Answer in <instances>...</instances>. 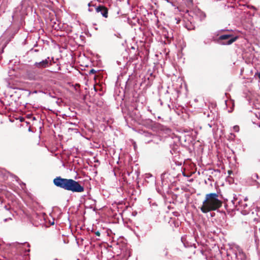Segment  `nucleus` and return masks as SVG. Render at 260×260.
I'll use <instances>...</instances> for the list:
<instances>
[{
  "label": "nucleus",
  "instance_id": "obj_1",
  "mask_svg": "<svg viewBox=\"0 0 260 260\" xmlns=\"http://www.w3.org/2000/svg\"><path fill=\"white\" fill-rule=\"evenodd\" d=\"M54 185L65 190L72 192H82L84 191V186L79 181L72 179L62 178L57 176L53 180Z\"/></svg>",
  "mask_w": 260,
  "mask_h": 260
},
{
  "label": "nucleus",
  "instance_id": "obj_2",
  "mask_svg": "<svg viewBox=\"0 0 260 260\" xmlns=\"http://www.w3.org/2000/svg\"><path fill=\"white\" fill-rule=\"evenodd\" d=\"M231 202L233 205V210L240 211L243 215H247L250 212L252 214L254 213L252 210L255 208V205L253 204L252 206H250V204L243 201V197L241 194H234ZM255 208L256 211L260 210V208L257 206Z\"/></svg>",
  "mask_w": 260,
  "mask_h": 260
},
{
  "label": "nucleus",
  "instance_id": "obj_3",
  "mask_svg": "<svg viewBox=\"0 0 260 260\" xmlns=\"http://www.w3.org/2000/svg\"><path fill=\"white\" fill-rule=\"evenodd\" d=\"M222 204V202L218 199L217 193H210L206 195L201 210L203 213H206L212 210H216L220 207Z\"/></svg>",
  "mask_w": 260,
  "mask_h": 260
},
{
  "label": "nucleus",
  "instance_id": "obj_4",
  "mask_svg": "<svg viewBox=\"0 0 260 260\" xmlns=\"http://www.w3.org/2000/svg\"><path fill=\"white\" fill-rule=\"evenodd\" d=\"M13 179H15L16 181L19 184L22 189H24L26 186L25 183L21 181L17 176L10 174L9 172L5 169L1 168V182L2 181L5 182V184L1 183V192L3 190H7V186L9 185L10 183L9 180H13Z\"/></svg>",
  "mask_w": 260,
  "mask_h": 260
},
{
  "label": "nucleus",
  "instance_id": "obj_5",
  "mask_svg": "<svg viewBox=\"0 0 260 260\" xmlns=\"http://www.w3.org/2000/svg\"><path fill=\"white\" fill-rule=\"evenodd\" d=\"M238 39L237 36H234L232 34H224L219 37L218 43L222 45H230Z\"/></svg>",
  "mask_w": 260,
  "mask_h": 260
},
{
  "label": "nucleus",
  "instance_id": "obj_6",
  "mask_svg": "<svg viewBox=\"0 0 260 260\" xmlns=\"http://www.w3.org/2000/svg\"><path fill=\"white\" fill-rule=\"evenodd\" d=\"M155 78L153 72L149 70L147 73L142 78L141 85H144L145 87L149 88L153 84V81Z\"/></svg>",
  "mask_w": 260,
  "mask_h": 260
},
{
  "label": "nucleus",
  "instance_id": "obj_7",
  "mask_svg": "<svg viewBox=\"0 0 260 260\" xmlns=\"http://www.w3.org/2000/svg\"><path fill=\"white\" fill-rule=\"evenodd\" d=\"M181 242L185 248L194 247L197 248L195 237L190 235H184L181 237Z\"/></svg>",
  "mask_w": 260,
  "mask_h": 260
},
{
  "label": "nucleus",
  "instance_id": "obj_8",
  "mask_svg": "<svg viewBox=\"0 0 260 260\" xmlns=\"http://www.w3.org/2000/svg\"><path fill=\"white\" fill-rule=\"evenodd\" d=\"M186 13H188V15L191 17L192 19L194 18L196 19H199L200 21L204 20L206 17L205 13L200 9H196L192 11H189L187 10Z\"/></svg>",
  "mask_w": 260,
  "mask_h": 260
},
{
  "label": "nucleus",
  "instance_id": "obj_9",
  "mask_svg": "<svg viewBox=\"0 0 260 260\" xmlns=\"http://www.w3.org/2000/svg\"><path fill=\"white\" fill-rule=\"evenodd\" d=\"M161 184L163 187L168 190L170 187V183L172 182L173 177L168 171L164 172L160 176Z\"/></svg>",
  "mask_w": 260,
  "mask_h": 260
},
{
  "label": "nucleus",
  "instance_id": "obj_10",
  "mask_svg": "<svg viewBox=\"0 0 260 260\" xmlns=\"http://www.w3.org/2000/svg\"><path fill=\"white\" fill-rule=\"evenodd\" d=\"M34 66L39 69H43L49 67L50 66L49 57H47L46 58L40 62H36Z\"/></svg>",
  "mask_w": 260,
  "mask_h": 260
},
{
  "label": "nucleus",
  "instance_id": "obj_11",
  "mask_svg": "<svg viewBox=\"0 0 260 260\" xmlns=\"http://www.w3.org/2000/svg\"><path fill=\"white\" fill-rule=\"evenodd\" d=\"M166 192H167V194L169 196H171V200H169L168 198H167V200H165L166 201L170 203H172V204H176L178 202H180V203H182V201H178V200H177V198L178 197V195L177 194H175L174 193V192H172L171 191H169V189L168 190H166Z\"/></svg>",
  "mask_w": 260,
  "mask_h": 260
},
{
  "label": "nucleus",
  "instance_id": "obj_12",
  "mask_svg": "<svg viewBox=\"0 0 260 260\" xmlns=\"http://www.w3.org/2000/svg\"><path fill=\"white\" fill-rule=\"evenodd\" d=\"M235 260H246L245 254L242 249H238L235 253Z\"/></svg>",
  "mask_w": 260,
  "mask_h": 260
},
{
  "label": "nucleus",
  "instance_id": "obj_13",
  "mask_svg": "<svg viewBox=\"0 0 260 260\" xmlns=\"http://www.w3.org/2000/svg\"><path fill=\"white\" fill-rule=\"evenodd\" d=\"M1 115H4V116L6 117V119H8L9 121L11 122H14V119H12L11 118L9 117V115H7L5 112H4V109H6V107L4 106V104L2 101L1 102Z\"/></svg>",
  "mask_w": 260,
  "mask_h": 260
},
{
  "label": "nucleus",
  "instance_id": "obj_14",
  "mask_svg": "<svg viewBox=\"0 0 260 260\" xmlns=\"http://www.w3.org/2000/svg\"><path fill=\"white\" fill-rule=\"evenodd\" d=\"M87 200L88 201H90V202L89 204V206H88V208H90V209H92L94 211L95 210V209L93 208V206H95V204H96V201L94 199H92L91 198V197L90 195H89Z\"/></svg>",
  "mask_w": 260,
  "mask_h": 260
},
{
  "label": "nucleus",
  "instance_id": "obj_15",
  "mask_svg": "<svg viewBox=\"0 0 260 260\" xmlns=\"http://www.w3.org/2000/svg\"><path fill=\"white\" fill-rule=\"evenodd\" d=\"M11 210V207L10 205H5L3 207V214L9 212L12 216H13V214H12L11 212L10 211Z\"/></svg>",
  "mask_w": 260,
  "mask_h": 260
},
{
  "label": "nucleus",
  "instance_id": "obj_16",
  "mask_svg": "<svg viewBox=\"0 0 260 260\" xmlns=\"http://www.w3.org/2000/svg\"><path fill=\"white\" fill-rule=\"evenodd\" d=\"M103 17L107 18L108 16V9L105 6L102 9V11L100 12Z\"/></svg>",
  "mask_w": 260,
  "mask_h": 260
},
{
  "label": "nucleus",
  "instance_id": "obj_17",
  "mask_svg": "<svg viewBox=\"0 0 260 260\" xmlns=\"http://www.w3.org/2000/svg\"><path fill=\"white\" fill-rule=\"evenodd\" d=\"M185 26L188 30H193L196 27L195 26L192 24L191 19L189 20V22H187L185 24Z\"/></svg>",
  "mask_w": 260,
  "mask_h": 260
},
{
  "label": "nucleus",
  "instance_id": "obj_18",
  "mask_svg": "<svg viewBox=\"0 0 260 260\" xmlns=\"http://www.w3.org/2000/svg\"><path fill=\"white\" fill-rule=\"evenodd\" d=\"M162 190L160 189L159 188H157V191L158 192V193H159L162 196L164 200H167V196L164 191L163 186H162Z\"/></svg>",
  "mask_w": 260,
  "mask_h": 260
},
{
  "label": "nucleus",
  "instance_id": "obj_19",
  "mask_svg": "<svg viewBox=\"0 0 260 260\" xmlns=\"http://www.w3.org/2000/svg\"><path fill=\"white\" fill-rule=\"evenodd\" d=\"M146 179H150L151 181H155V178L151 173H146L145 175Z\"/></svg>",
  "mask_w": 260,
  "mask_h": 260
},
{
  "label": "nucleus",
  "instance_id": "obj_20",
  "mask_svg": "<svg viewBox=\"0 0 260 260\" xmlns=\"http://www.w3.org/2000/svg\"><path fill=\"white\" fill-rule=\"evenodd\" d=\"M187 8H191L193 5V0H183Z\"/></svg>",
  "mask_w": 260,
  "mask_h": 260
},
{
  "label": "nucleus",
  "instance_id": "obj_21",
  "mask_svg": "<svg viewBox=\"0 0 260 260\" xmlns=\"http://www.w3.org/2000/svg\"><path fill=\"white\" fill-rule=\"evenodd\" d=\"M190 139V137L189 135H184V136H180L179 140L180 141H184V142H186L187 141H189Z\"/></svg>",
  "mask_w": 260,
  "mask_h": 260
},
{
  "label": "nucleus",
  "instance_id": "obj_22",
  "mask_svg": "<svg viewBox=\"0 0 260 260\" xmlns=\"http://www.w3.org/2000/svg\"><path fill=\"white\" fill-rule=\"evenodd\" d=\"M104 7H105V6H104L103 5H100L99 6H97L95 8V11L97 13H100V12H101V11H102V9L104 8Z\"/></svg>",
  "mask_w": 260,
  "mask_h": 260
},
{
  "label": "nucleus",
  "instance_id": "obj_23",
  "mask_svg": "<svg viewBox=\"0 0 260 260\" xmlns=\"http://www.w3.org/2000/svg\"><path fill=\"white\" fill-rule=\"evenodd\" d=\"M123 62H122L121 61L117 60V63L118 65H121L123 67H125V66L127 64V61L124 60V59L123 58Z\"/></svg>",
  "mask_w": 260,
  "mask_h": 260
},
{
  "label": "nucleus",
  "instance_id": "obj_24",
  "mask_svg": "<svg viewBox=\"0 0 260 260\" xmlns=\"http://www.w3.org/2000/svg\"><path fill=\"white\" fill-rule=\"evenodd\" d=\"M25 244H27V246L28 247H30V245L29 244V243H28V242H23V243H19V242H16L15 243V244L16 245H23Z\"/></svg>",
  "mask_w": 260,
  "mask_h": 260
},
{
  "label": "nucleus",
  "instance_id": "obj_25",
  "mask_svg": "<svg viewBox=\"0 0 260 260\" xmlns=\"http://www.w3.org/2000/svg\"><path fill=\"white\" fill-rule=\"evenodd\" d=\"M252 179L253 180H256V179H260V178H259V176L256 173H255L253 175H252Z\"/></svg>",
  "mask_w": 260,
  "mask_h": 260
},
{
  "label": "nucleus",
  "instance_id": "obj_26",
  "mask_svg": "<svg viewBox=\"0 0 260 260\" xmlns=\"http://www.w3.org/2000/svg\"><path fill=\"white\" fill-rule=\"evenodd\" d=\"M49 59H50V66L52 64L54 63L55 61H54V59L53 57H49Z\"/></svg>",
  "mask_w": 260,
  "mask_h": 260
},
{
  "label": "nucleus",
  "instance_id": "obj_27",
  "mask_svg": "<svg viewBox=\"0 0 260 260\" xmlns=\"http://www.w3.org/2000/svg\"><path fill=\"white\" fill-rule=\"evenodd\" d=\"M233 129L234 130L235 132H238L239 131V127L238 125H235L233 127Z\"/></svg>",
  "mask_w": 260,
  "mask_h": 260
},
{
  "label": "nucleus",
  "instance_id": "obj_28",
  "mask_svg": "<svg viewBox=\"0 0 260 260\" xmlns=\"http://www.w3.org/2000/svg\"><path fill=\"white\" fill-rule=\"evenodd\" d=\"M96 72V71L93 69H92L89 70V74H94Z\"/></svg>",
  "mask_w": 260,
  "mask_h": 260
},
{
  "label": "nucleus",
  "instance_id": "obj_29",
  "mask_svg": "<svg viewBox=\"0 0 260 260\" xmlns=\"http://www.w3.org/2000/svg\"><path fill=\"white\" fill-rule=\"evenodd\" d=\"M107 236H110V234L112 233V232L110 229H108L107 230Z\"/></svg>",
  "mask_w": 260,
  "mask_h": 260
},
{
  "label": "nucleus",
  "instance_id": "obj_30",
  "mask_svg": "<svg viewBox=\"0 0 260 260\" xmlns=\"http://www.w3.org/2000/svg\"><path fill=\"white\" fill-rule=\"evenodd\" d=\"M166 1L168 3H170L172 6L175 7V5L174 3L173 2H171L170 0H166Z\"/></svg>",
  "mask_w": 260,
  "mask_h": 260
},
{
  "label": "nucleus",
  "instance_id": "obj_31",
  "mask_svg": "<svg viewBox=\"0 0 260 260\" xmlns=\"http://www.w3.org/2000/svg\"><path fill=\"white\" fill-rule=\"evenodd\" d=\"M39 50L38 49H34V48H31L30 50V52H31V51H34L35 52H39Z\"/></svg>",
  "mask_w": 260,
  "mask_h": 260
},
{
  "label": "nucleus",
  "instance_id": "obj_32",
  "mask_svg": "<svg viewBox=\"0 0 260 260\" xmlns=\"http://www.w3.org/2000/svg\"><path fill=\"white\" fill-rule=\"evenodd\" d=\"M131 59H132L133 60H135V59H138V57H137V55L136 53H135V55H134V57H131Z\"/></svg>",
  "mask_w": 260,
  "mask_h": 260
},
{
  "label": "nucleus",
  "instance_id": "obj_33",
  "mask_svg": "<svg viewBox=\"0 0 260 260\" xmlns=\"http://www.w3.org/2000/svg\"><path fill=\"white\" fill-rule=\"evenodd\" d=\"M255 185H257V188H260V183L258 182H257L256 180H255Z\"/></svg>",
  "mask_w": 260,
  "mask_h": 260
},
{
  "label": "nucleus",
  "instance_id": "obj_34",
  "mask_svg": "<svg viewBox=\"0 0 260 260\" xmlns=\"http://www.w3.org/2000/svg\"><path fill=\"white\" fill-rule=\"evenodd\" d=\"M248 197H245V198H244V197H243V201H244V202H245V203H246V202H247V201H248Z\"/></svg>",
  "mask_w": 260,
  "mask_h": 260
},
{
  "label": "nucleus",
  "instance_id": "obj_35",
  "mask_svg": "<svg viewBox=\"0 0 260 260\" xmlns=\"http://www.w3.org/2000/svg\"><path fill=\"white\" fill-rule=\"evenodd\" d=\"M8 220H12V217H11V216H10V217H9L8 218H5V219H4V221L5 222H6V221H8Z\"/></svg>",
  "mask_w": 260,
  "mask_h": 260
},
{
  "label": "nucleus",
  "instance_id": "obj_36",
  "mask_svg": "<svg viewBox=\"0 0 260 260\" xmlns=\"http://www.w3.org/2000/svg\"><path fill=\"white\" fill-rule=\"evenodd\" d=\"M89 195H90V194H89V192H88L87 194H84V195L82 196L81 197V198H82V199H84V198H85V197H88Z\"/></svg>",
  "mask_w": 260,
  "mask_h": 260
},
{
  "label": "nucleus",
  "instance_id": "obj_37",
  "mask_svg": "<svg viewBox=\"0 0 260 260\" xmlns=\"http://www.w3.org/2000/svg\"><path fill=\"white\" fill-rule=\"evenodd\" d=\"M6 46V44L4 45L3 47V48L1 49V54L4 52V48Z\"/></svg>",
  "mask_w": 260,
  "mask_h": 260
},
{
  "label": "nucleus",
  "instance_id": "obj_38",
  "mask_svg": "<svg viewBox=\"0 0 260 260\" xmlns=\"http://www.w3.org/2000/svg\"><path fill=\"white\" fill-rule=\"evenodd\" d=\"M19 120L20 122H23L24 121V118L22 117H19Z\"/></svg>",
  "mask_w": 260,
  "mask_h": 260
},
{
  "label": "nucleus",
  "instance_id": "obj_39",
  "mask_svg": "<svg viewBox=\"0 0 260 260\" xmlns=\"http://www.w3.org/2000/svg\"><path fill=\"white\" fill-rule=\"evenodd\" d=\"M48 95H49V96L51 97L52 98H56V96L52 95L51 93H50V92H49L48 93Z\"/></svg>",
  "mask_w": 260,
  "mask_h": 260
},
{
  "label": "nucleus",
  "instance_id": "obj_40",
  "mask_svg": "<svg viewBox=\"0 0 260 260\" xmlns=\"http://www.w3.org/2000/svg\"><path fill=\"white\" fill-rule=\"evenodd\" d=\"M95 234L98 236H100V232L99 231H96L95 232Z\"/></svg>",
  "mask_w": 260,
  "mask_h": 260
},
{
  "label": "nucleus",
  "instance_id": "obj_41",
  "mask_svg": "<svg viewBox=\"0 0 260 260\" xmlns=\"http://www.w3.org/2000/svg\"><path fill=\"white\" fill-rule=\"evenodd\" d=\"M30 252V249H26V250H25L24 251V252L25 253H28Z\"/></svg>",
  "mask_w": 260,
  "mask_h": 260
},
{
  "label": "nucleus",
  "instance_id": "obj_42",
  "mask_svg": "<svg viewBox=\"0 0 260 260\" xmlns=\"http://www.w3.org/2000/svg\"><path fill=\"white\" fill-rule=\"evenodd\" d=\"M115 36H117L118 38H121V35L120 34H117V35L115 34Z\"/></svg>",
  "mask_w": 260,
  "mask_h": 260
},
{
  "label": "nucleus",
  "instance_id": "obj_43",
  "mask_svg": "<svg viewBox=\"0 0 260 260\" xmlns=\"http://www.w3.org/2000/svg\"><path fill=\"white\" fill-rule=\"evenodd\" d=\"M219 31H229V29H220Z\"/></svg>",
  "mask_w": 260,
  "mask_h": 260
},
{
  "label": "nucleus",
  "instance_id": "obj_44",
  "mask_svg": "<svg viewBox=\"0 0 260 260\" xmlns=\"http://www.w3.org/2000/svg\"><path fill=\"white\" fill-rule=\"evenodd\" d=\"M215 213H210V215L211 217H213L215 216Z\"/></svg>",
  "mask_w": 260,
  "mask_h": 260
},
{
  "label": "nucleus",
  "instance_id": "obj_45",
  "mask_svg": "<svg viewBox=\"0 0 260 260\" xmlns=\"http://www.w3.org/2000/svg\"><path fill=\"white\" fill-rule=\"evenodd\" d=\"M165 256H166V257H167V256H168V251H166V253H165Z\"/></svg>",
  "mask_w": 260,
  "mask_h": 260
},
{
  "label": "nucleus",
  "instance_id": "obj_46",
  "mask_svg": "<svg viewBox=\"0 0 260 260\" xmlns=\"http://www.w3.org/2000/svg\"><path fill=\"white\" fill-rule=\"evenodd\" d=\"M152 134L150 133H147L146 136H151Z\"/></svg>",
  "mask_w": 260,
  "mask_h": 260
},
{
  "label": "nucleus",
  "instance_id": "obj_47",
  "mask_svg": "<svg viewBox=\"0 0 260 260\" xmlns=\"http://www.w3.org/2000/svg\"><path fill=\"white\" fill-rule=\"evenodd\" d=\"M132 172H127V174L128 176H130L131 174H132Z\"/></svg>",
  "mask_w": 260,
  "mask_h": 260
},
{
  "label": "nucleus",
  "instance_id": "obj_48",
  "mask_svg": "<svg viewBox=\"0 0 260 260\" xmlns=\"http://www.w3.org/2000/svg\"><path fill=\"white\" fill-rule=\"evenodd\" d=\"M4 243V242L2 240H1V248L2 247V246H3V244Z\"/></svg>",
  "mask_w": 260,
  "mask_h": 260
},
{
  "label": "nucleus",
  "instance_id": "obj_49",
  "mask_svg": "<svg viewBox=\"0 0 260 260\" xmlns=\"http://www.w3.org/2000/svg\"><path fill=\"white\" fill-rule=\"evenodd\" d=\"M5 2L7 3L8 2V0H3L2 3L4 4Z\"/></svg>",
  "mask_w": 260,
  "mask_h": 260
},
{
  "label": "nucleus",
  "instance_id": "obj_50",
  "mask_svg": "<svg viewBox=\"0 0 260 260\" xmlns=\"http://www.w3.org/2000/svg\"><path fill=\"white\" fill-rule=\"evenodd\" d=\"M208 125L210 127H212V123H209L208 124Z\"/></svg>",
  "mask_w": 260,
  "mask_h": 260
},
{
  "label": "nucleus",
  "instance_id": "obj_51",
  "mask_svg": "<svg viewBox=\"0 0 260 260\" xmlns=\"http://www.w3.org/2000/svg\"><path fill=\"white\" fill-rule=\"evenodd\" d=\"M258 77L259 79V81H260V72L258 73Z\"/></svg>",
  "mask_w": 260,
  "mask_h": 260
},
{
  "label": "nucleus",
  "instance_id": "obj_52",
  "mask_svg": "<svg viewBox=\"0 0 260 260\" xmlns=\"http://www.w3.org/2000/svg\"><path fill=\"white\" fill-rule=\"evenodd\" d=\"M88 6L89 7H91V3H89L88 4Z\"/></svg>",
  "mask_w": 260,
  "mask_h": 260
},
{
  "label": "nucleus",
  "instance_id": "obj_53",
  "mask_svg": "<svg viewBox=\"0 0 260 260\" xmlns=\"http://www.w3.org/2000/svg\"><path fill=\"white\" fill-rule=\"evenodd\" d=\"M232 172V171H228V173L230 175L231 173Z\"/></svg>",
  "mask_w": 260,
  "mask_h": 260
},
{
  "label": "nucleus",
  "instance_id": "obj_54",
  "mask_svg": "<svg viewBox=\"0 0 260 260\" xmlns=\"http://www.w3.org/2000/svg\"><path fill=\"white\" fill-rule=\"evenodd\" d=\"M68 123L70 124H75V123H73V122H68Z\"/></svg>",
  "mask_w": 260,
  "mask_h": 260
},
{
  "label": "nucleus",
  "instance_id": "obj_55",
  "mask_svg": "<svg viewBox=\"0 0 260 260\" xmlns=\"http://www.w3.org/2000/svg\"><path fill=\"white\" fill-rule=\"evenodd\" d=\"M88 11H89V12H91V11H92V9H90V8H89V9H88Z\"/></svg>",
  "mask_w": 260,
  "mask_h": 260
},
{
  "label": "nucleus",
  "instance_id": "obj_56",
  "mask_svg": "<svg viewBox=\"0 0 260 260\" xmlns=\"http://www.w3.org/2000/svg\"><path fill=\"white\" fill-rule=\"evenodd\" d=\"M131 49H133V50H135V47H133V46H132V47H131Z\"/></svg>",
  "mask_w": 260,
  "mask_h": 260
},
{
  "label": "nucleus",
  "instance_id": "obj_57",
  "mask_svg": "<svg viewBox=\"0 0 260 260\" xmlns=\"http://www.w3.org/2000/svg\"><path fill=\"white\" fill-rule=\"evenodd\" d=\"M37 46H38V44H37V43H36L35 44V45H34V47H37Z\"/></svg>",
  "mask_w": 260,
  "mask_h": 260
},
{
  "label": "nucleus",
  "instance_id": "obj_58",
  "mask_svg": "<svg viewBox=\"0 0 260 260\" xmlns=\"http://www.w3.org/2000/svg\"><path fill=\"white\" fill-rule=\"evenodd\" d=\"M159 101H160V105H162V102L161 101V100L159 99Z\"/></svg>",
  "mask_w": 260,
  "mask_h": 260
},
{
  "label": "nucleus",
  "instance_id": "obj_59",
  "mask_svg": "<svg viewBox=\"0 0 260 260\" xmlns=\"http://www.w3.org/2000/svg\"><path fill=\"white\" fill-rule=\"evenodd\" d=\"M224 207L226 209H227V205L226 204H224Z\"/></svg>",
  "mask_w": 260,
  "mask_h": 260
},
{
  "label": "nucleus",
  "instance_id": "obj_60",
  "mask_svg": "<svg viewBox=\"0 0 260 260\" xmlns=\"http://www.w3.org/2000/svg\"><path fill=\"white\" fill-rule=\"evenodd\" d=\"M134 148H135H135H136V143H135V144H134Z\"/></svg>",
  "mask_w": 260,
  "mask_h": 260
},
{
  "label": "nucleus",
  "instance_id": "obj_61",
  "mask_svg": "<svg viewBox=\"0 0 260 260\" xmlns=\"http://www.w3.org/2000/svg\"><path fill=\"white\" fill-rule=\"evenodd\" d=\"M32 119H33V120H36V117H33Z\"/></svg>",
  "mask_w": 260,
  "mask_h": 260
},
{
  "label": "nucleus",
  "instance_id": "obj_62",
  "mask_svg": "<svg viewBox=\"0 0 260 260\" xmlns=\"http://www.w3.org/2000/svg\"><path fill=\"white\" fill-rule=\"evenodd\" d=\"M28 131H29V132L31 131L30 127H29V128H28Z\"/></svg>",
  "mask_w": 260,
  "mask_h": 260
},
{
  "label": "nucleus",
  "instance_id": "obj_63",
  "mask_svg": "<svg viewBox=\"0 0 260 260\" xmlns=\"http://www.w3.org/2000/svg\"><path fill=\"white\" fill-rule=\"evenodd\" d=\"M148 111H150V112H151V110L150 109H149V108H148Z\"/></svg>",
  "mask_w": 260,
  "mask_h": 260
},
{
  "label": "nucleus",
  "instance_id": "obj_64",
  "mask_svg": "<svg viewBox=\"0 0 260 260\" xmlns=\"http://www.w3.org/2000/svg\"><path fill=\"white\" fill-rule=\"evenodd\" d=\"M94 90H95V91H97V90H96V89L95 88V87H94Z\"/></svg>",
  "mask_w": 260,
  "mask_h": 260
}]
</instances>
